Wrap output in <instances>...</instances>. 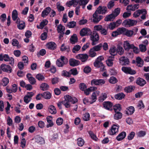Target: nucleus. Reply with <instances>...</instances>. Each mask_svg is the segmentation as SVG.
Returning a JSON list of instances; mask_svg holds the SVG:
<instances>
[{
    "label": "nucleus",
    "mask_w": 149,
    "mask_h": 149,
    "mask_svg": "<svg viewBox=\"0 0 149 149\" xmlns=\"http://www.w3.org/2000/svg\"><path fill=\"white\" fill-rule=\"evenodd\" d=\"M145 11L146 12V10L145 9L138 10L134 13V17L136 18L137 17L139 16L140 14H143L144 12Z\"/></svg>",
    "instance_id": "27"
},
{
    "label": "nucleus",
    "mask_w": 149,
    "mask_h": 149,
    "mask_svg": "<svg viewBox=\"0 0 149 149\" xmlns=\"http://www.w3.org/2000/svg\"><path fill=\"white\" fill-rule=\"evenodd\" d=\"M126 135V133L125 132L123 131L119 134L116 137V139L118 141H120L124 139Z\"/></svg>",
    "instance_id": "24"
},
{
    "label": "nucleus",
    "mask_w": 149,
    "mask_h": 149,
    "mask_svg": "<svg viewBox=\"0 0 149 149\" xmlns=\"http://www.w3.org/2000/svg\"><path fill=\"white\" fill-rule=\"evenodd\" d=\"M137 23L136 20L130 19H125L122 23L123 26L126 27H129L136 25Z\"/></svg>",
    "instance_id": "3"
},
{
    "label": "nucleus",
    "mask_w": 149,
    "mask_h": 149,
    "mask_svg": "<svg viewBox=\"0 0 149 149\" xmlns=\"http://www.w3.org/2000/svg\"><path fill=\"white\" fill-rule=\"evenodd\" d=\"M4 60L5 61H8L9 60V56L8 54H0V61Z\"/></svg>",
    "instance_id": "29"
},
{
    "label": "nucleus",
    "mask_w": 149,
    "mask_h": 149,
    "mask_svg": "<svg viewBox=\"0 0 149 149\" xmlns=\"http://www.w3.org/2000/svg\"><path fill=\"white\" fill-rule=\"evenodd\" d=\"M70 42L72 44H74L78 41V38L77 35L74 34L70 38Z\"/></svg>",
    "instance_id": "31"
},
{
    "label": "nucleus",
    "mask_w": 149,
    "mask_h": 149,
    "mask_svg": "<svg viewBox=\"0 0 149 149\" xmlns=\"http://www.w3.org/2000/svg\"><path fill=\"white\" fill-rule=\"evenodd\" d=\"M117 29V31H118L119 35L124 34L126 30V29L124 27L119 28Z\"/></svg>",
    "instance_id": "58"
},
{
    "label": "nucleus",
    "mask_w": 149,
    "mask_h": 149,
    "mask_svg": "<svg viewBox=\"0 0 149 149\" xmlns=\"http://www.w3.org/2000/svg\"><path fill=\"white\" fill-rule=\"evenodd\" d=\"M107 8L105 6H99L97 8L95 12L98 14H105L107 12Z\"/></svg>",
    "instance_id": "7"
},
{
    "label": "nucleus",
    "mask_w": 149,
    "mask_h": 149,
    "mask_svg": "<svg viewBox=\"0 0 149 149\" xmlns=\"http://www.w3.org/2000/svg\"><path fill=\"white\" fill-rule=\"evenodd\" d=\"M18 14L17 11L16 10H13L12 13V17L13 21L17 20L18 18L17 17Z\"/></svg>",
    "instance_id": "42"
},
{
    "label": "nucleus",
    "mask_w": 149,
    "mask_h": 149,
    "mask_svg": "<svg viewBox=\"0 0 149 149\" xmlns=\"http://www.w3.org/2000/svg\"><path fill=\"white\" fill-rule=\"evenodd\" d=\"M127 110L126 111V113L128 115H131L135 111V109L133 106H130L127 109Z\"/></svg>",
    "instance_id": "28"
},
{
    "label": "nucleus",
    "mask_w": 149,
    "mask_h": 149,
    "mask_svg": "<svg viewBox=\"0 0 149 149\" xmlns=\"http://www.w3.org/2000/svg\"><path fill=\"white\" fill-rule=\"evenodd\" d=\"M102 44L100 43L98 45L94 46L91 49H93L95 51H98L101 50V49L102 47Z\"/></svg>",
    "instance_id": "51"
},
{
    "label": "nucleus",
    "mask_w": 149,
    "mask_h": 149,
    "mask_svg": "<svg viewBox=\"0 0 149 149\" xmlns=\"http://www.w3.org/2000/svg\"><path fill=\"white\" fill-rule=\"evenodd\" d=\"M17 87L16 84H14L12 86V89H10V93L12 92L15 93L17 92Z\"/></svg>",
    "instance_id": "61"
},
{
    "label": "nucleus",
    "mask_w": 149,
    "mask_h": 149,
    "mask_svg": "<svg viewBox=\"0 0 149 149\" xmlns=\"http://www.w3.org/2000/svg\"><path fill=\"white\" fill-rule=\"evenodd\" d=\"M115 17L114 15L112 13L107 16L104 18V20L105 21H109L112 20L113 19L115 18Z\"/></svg>",
    "instance_id": "33"
},
{
    "label": "nucleus",
    "mask_w": 149,
    "mask_h": 149,
    "mask_svg": "<svg viewBox=\"0 0 149 149\" xmlns=\"http://www.w3.org/2000/svg\"><path fill=\"white\" fill-rule=\"evenodd\" d=\"M65 29V27L61 24L58 25L57 27V30L58 33L64 32Z\"/></svg>",
    "instance_id": "38"
},
{
    "label": "nucleus",
    "mask_w": 149,
    "mask_h": 149,
    "mask_svg": "<svg viewBox=\"0 0 149 149\" xmlns=\"http://www.w3.org/2000/svg\"><path fill=\"white\" fill-rule=\"evenodd\" d=\"M118 127L115 125H114L111 127V129L108 131V133L111 135L115 134L118 131Z\"/></svg>",
    "instance_id": "10"
},
{
    "label": "nucleus",
    "mask_w": 149,
    "mask_h": 149,
    "mask_svg": "<svg viewBox=\"0 0 149 149\" xmlns=\"http://www.w3.org/2000/svg\"><path fill=\"white\" fill-rule=\"evenodd\" d=\"M77 143L79 146H82L84 144V140L81 138H79L77 139Z\"/></svg>",
    "instance_id": "44"
},
{
    "label": "nucleus",
    "mask_w": 149,
    "mask_h": 149,
    "mask_svg": "<svg viewBox=\"0 0 149 149\" xmlns=\"http://www.w3.org/2000/svg\"><path fill=\"white\" fill-rule=\"evenodd\" d=\"M94 51L93 49H91L89 52L88 56L91 57L95 56L96 55V53Z\"/></svg>",
    "instance_id": "55"
},
{
    "label": "nucleus",
    "mask_w": 149,
    "mask_h": 149,
    "mask_svg": "<svg viewBox=\"0 0 149 149\" xmlns=\"http://www.w3.org/2000/svg\"><path fill=\"white\" fill-rule=\"evenodd\" d=\"M122 116V113L120 111H117L115 112V114L114 116V118L115 120H118L120 119Z\"/></svg>",
    "instance_id": "39"
},
{
    "label": "nucleus",
    "mask_w": 149,
    "mask_h": 149,
    "mask_svg": "<svg viewBox=\"0 0 149 149\" xmlns=\"http://www.w3.org/2000/svg\"><path fill=\"white\" fill-rule=\"evenodd\" d=\"M121 69L123 71L127 74L133 75L136 73V71L132 69L130 67L123 66L122 68Z\"/></svg>",
    "instance_id": "6"
},
{
    "label": "nucleus",
    "mask_w": 149,
    "mask_h": 149,
    "mask_svg": "<svg viewBox=\"0 0 149 149\" xmlns=\"http://www.w3.org/2000/svg\"><path fill=\"white\" fill-rule=\"evenodd\" d=\"M98 15V14L95 12L93 15V22L95 23H98L103 18L102 16L101 15Z\"/></svg>",
    "instance_id": "11"
},
{
    "label": "nucleus",
    "mask_w": 149,
    "mask_h": 149,
    "mask_svg": "<svg viewBox=\"0 0 149 149\" xmlns=\"http://www.w3.org/2000/svg\"><path fill=\"white\" fill-rule=\"evenodd\" d=\"M88 133L92 139L95 141L97 140L98 138L96 135L93 133V132L90 131Z\"/></svg>",
    "instance_id": "54"
},
{
    "label": "nucleus",
    "mask_w": 149,
    "mask_h": 149,
    "mask_svg": "<svg viewBox=\"0 0 149 149\" xmlns=\"http://www.w3.org/2000/svg\"><path fill=\"white\" fill-rule=\"evenodd\" d=\"M103 104L104 107L108 110H110L113 105L112 103L109 101L105 102Z\"/></svg>",
    "instance_id": "23"
},
{
    "label": "nucleus",
    "mask_w": 149,
    "mask_h": 149,
    "mask_svg": "<svg viewBox=\"0 0 149 149\" xmlns=\"http://www.w3.org/2000/svg\"><path fill=\"white\" fill-rule=\"evenodd\" d=\"M109 81L111 84H114L117 83L118 80L115 77H111L109 79Z\"/></svg>",
    "instance_id": "48"
},
{
    "label": "nucleus",
    "mask_w": 149,
    "mask_h": 149,
    "mask_svg": "<svg viewBox=\"0 0 149 149\" xmlns=\"http://www.w3.org/2000/svg\"><path fill=\"white\" fill-rule=\"evenodd\" d=\"M136 62L137 64H139L138 66L139 67H142L143 65V61L142 60L141 58L139 57H137L136 59Z\"/></svg>",
    "instance_id": "40"
},
{
    "label": "nucleus",
    "mask_w": 149,
    "mask_h": 149,
    "mask_svg": "<svg viewBox=\"0 0 149 149\" xmlns=\"http://www.w3.org/2000/svg\"><path fill=\"white\" fill-rule=\"evenodd\" d=\"M113 109L115 112H116L117 111H120L121 110V105L119 104L115 105L113 107Z\"/></svg>",
    "instance_id": "47"
},
{
    "label": "nucleus",
    "mask_w": 149,
    "mask_h": 149,
    "mask_svg": "<svg viewBox=\"0 0 149 149\" xmlns=\"http://www.w3.org/2000/svg\"><path fill=\"white\" fill-rule=\"evenodd\" d=\"M59 58L60 60L62 62V63H63V64L64 65H66L68 63V60L65 57L63 56H61Z\"/></svg>",
    "instance_id": "45"
},
{
    "label": "nucleus",
    "mask_w": 149,
    "mask_h": 149,
    "mask_svg": "<svg viewBox=\"0 0 149 149\" xmlns=\"http://www.w3.org/2000/svg\"><path fill=\"white\" fill-rule=\"evenodd\" d=\"M51 10V9L50 7H46L42 12L41 16L43 17H45L46 16L48 15Z\"/></svg>",
    "instance_id": "21"
},
{
    "label": "nucleus",
    "mask_w": 149,
    "mask_h": 149,
    "mask_svg": "<svg viewBox=\"0 0 149 149\" xmlns=\"http://www.w3.org/2000/svg\"><path fill=\"white\" fill-rule=\"evenodd\" d=\"M134 33L133 31L131 30H128L126 29V30L124 35H125L127 37H130L132 36Z\"/></svg>",
    "instance_id": "43"
},
{
    "label": "nucleus",
    "mask_w": 149,
    "mask_h": 149,
    "mask_svg": "<svg viewBox=\"0 0 149 149\" xmlns=\"http://www.w3.org/2000/svg\"><path fill=\"white\" fill-rule=\"evenodd\" d=\"M109 52L112 56L114 57L117 54V49L115 47H111L109 50Z\"/></svg>",
    "instance_id": "34"
},
{
    "label": "nucleus",
    "mask_w": 149,
    "mask_h": 149,
    "mask_svg": "<svg viewBox=\"0 0 149 149\" xmlns=\"http://www.w3.org/2000/svg\"><path fill=\"white\" fill-rule=\"evenodd\" d=\"M27 78L28 79L29 83L32 85H34L36 83L35 78L32 76V75L30 73H28L26 75Z\"/></svg>",
    "instance_id": "18"
},
{
    "label": "nucleus",
    "mask_w": 149,
    "mask_h": 149,
    "mask_svg": "<svg viewBox=\"0 0 149 149\" xmlns=\"http://www.w3.org/2000/svg\"><path fill=\"white\" fill-rule=\"evenodd\" d=\"M49 112L52 114H55L56 113V110L55 107L52 105H50L48 108Z\"/></svg>",
    "instance_id": "30"
},
{
    "label": "nucleus",
    "mask_w": 149,
    "mask_h": 149,
    "mask_svg": "<svg viewBox=\"0 0 149 149\" xmlns=\"http://www.w3.org/2000/svg\"><path fill=\"white\" fill-rule=\"evenodd\" d=\"M114 59V57L113 56H109L107 59L106 61L107 65L109 67L112 66L113 65V61Z\"/></svg>",
    "instance_id": "25"
},
{
    "label": "nucleus",
    "mask_w": 149,
    "mask_h": 149,
    "mask_svg": "<svg viewBox=\"0 0 149 149\" xmlns=\"http://www.w3.org/2000/svg\"><path fill=\"white\" fill-rule=\"evenodd\" d=\"M89 57V56L86 54H79L75 56V58L80 60L82 62H86Z\"/></svg>",
    "instance_id": "4"
},
{
    "label": "nucleus",
    "mask_w": 149,
    "mask_h": 149,
    "mask_svg": "<svg viewBox=\"0 0 149 149\" xmlns=\"http://www.w3.org/2000/svg\"><path fill=\"white\" fill-rule=\"evenodd\" d=\"M81 47V46L78 45L74 46L72 49V52L73 53H76V52H77L80 49Z\"/></svg>",
    "instance_id": "62"
},
{
    "label": "nucleus",
    "mask_w": 149,
    "mask_h": 149,
    "mask_svg": "<svg viewBox=\"0 0 149 149\" xmlns=\"http://www.w3.org/2000/svg\"><path fill=\"white\" fill-rule=\"evenodd\" d=\"M56 8L58 12L63 11L65 10L64 7L60 5L59 3H57L56 4Z\"/></svg>",
    "instance_id": "63"
},
{
    "label": "nucleus",
    "mask_w": 149,
    "mask_h": 149,
    "mask_svg": "<svg viewBox=\"0 0 149 149\" xmlns=\"http://www.w3.org/2000/svg\"><path fill=\"white\" fill-rule=\"evenodd\" d=\"M51 118L52 117L50 116H48L46 118L47 121L49 123L46 125L47 128L51 127L54 125V123Z\"/></svg>",
    "instance_id": "32"
},
{
    "label": "nucleus",
    "mask_w": 149,
    "mask_h": 149,
    "mask_svg": "<svg viewBox=\"0 0 149 149\" xmlns=\"http://www.w3.org/2000/svg\"><path fill=\"white\" fill-rule=\"evenodd\" d=\"M125 96V95L123 93H119L114 96L115 98L118 100H121L124 98Z\"/></svg>",
    "instance_id": "35"
},
{
    "label": "nucleus",
    "mask_w": 149,
    "mask_h": 149,
    "mask_svg": "<svg viewBox=\"0 0 149 149\" xmlns=\"http://www.w3.org/2000/svg\"><path fill=\"white\" fill-rule=\"evenodd\" d=\"M105 83V81L103 79H93L91 81V84L92 86H102Z\"/></svg>",
    "instance_id": "5"
},
{
    "label": "nucleus",
    "mask_w": 149,
    "mask_h": 149,
    "mask_svg": "<svg viewBox=\"0 0 149 149\" xmlns=\"http://www.w3.org/2000/svg\"><path fill=\"white\" fill-rule=\"evenodd\" d=\"M139 4H135L133 6L132 5L128 6L126 10H131L132 11L135 10L136 9H138L139 7Z\"/></svg>",
    "instance_id": "36"
},
{
    "label": "nucleus",
    "mask_w": 149,
    "mask_h": 149,
    "mask_svg": "<svg viewBox=\"0 0 149 149\" xmlns=\"http://www.w3.org/2000/svg\"><path fill=\"white\" fill-rule=\"evenodd\" d=\"M36 143L40 144L42 145L45 143V140L44 138L39 135L36 136L35 138Z\"/></svg>",
    "instance_id": "16"
},
{
    "label": "nucleus",
    "mask_w": 149,
    "mask_h": 149,
    "mask_svg": "<svg viewBox=\"0 0 149 149\" xmlns=\"http://www.w3.org/2000/svg\"><path fill=\"white\" fill-rule=\"evenodd\" d=\"M46 46L48 49L53 50L56 49L57 45L54 42H50L47 43Z\"/></svg>",
    "instance_id": "14"
},
{
    "label": "nucleus",
    "mask_w": 149,
    "mask_h": 149,
    "mask_svg": "<svg viewBox=\"0 0 149 149\" xmlns=\"http://www.w3.org/2000/svg\"><path fill=\"white\" fill-rule=\"evenodd\" d=\"M83 120L85 121H88L90 120V115L88 112H86L85 114L83 115L82 117Z\"/></svg>",
    "instance_id": "46"
},
{
    "label": "nucleus",
    "mask_w": 149,
    "mask_h": 149,
    "mask_svg": "<svg viewBox=\"0 0 149 149\" xmlns=\"http://www.w3.org/2000/svg\"><path fill=\"white\" fill-rule=\"evenodd\" d=\"M79 87L80 90L82 91L85 90L87 87L86 85L84 83H81L79 85Z\"/></svg>",
    "instance_id": "53"
},
{
    "label": "nucleus",
    "mask_w": 149,
    "mask_h": 149,
    "mask_svg": "<svg viewBox=\"0 0 149 149\" xmlns=\"http://www.w3.org/2000/svg\"><path fill=\"white\" fill-rule=\"evenodd\" d=\"M104 59V57L102 56H99L96 59L94 63V65L95 67H99V66L98 65H100V66H102L103 63L101 61Z\"/></svg>",
    "instance_id": "13"
},
{
    "label": "nucleus",
    "mask_w": 149,
    "mask_h": 149,
    "mask_svg": "<svg viewBox=\"0 0 149 149\" xmlns=\"http://www.w3.org/2000/svg\"><path fill=\"white\" fill-rule=\"evenodd\" d=\"M133 46V44H130L127 41H124L123 44V47L126 51H128L130 49H131Z\"/></svg>",
    "instance_id": "19"
},
{
    "label": "nucleus",
    "mask_w": 149,
    "mask_h": 149,
    "mask_svg": "<svg viewBox=\"0 0 149 149\" xmlns=\"http://www.w3.org/2000/svg\"><path fill=\"white\" fill-rule=\"evenodd\" d=\"M90 35V39L92 41L91 45H96L98 43L99 39V36L98 33L96 31H94L93 33Z\"/></svg>",
    "instance_id": "2"
},
{
    "label": "nucleus",
    "mask_w": 149,
    "mask_h": 149,
    "mask_svg": "<svg viewBox=\"0 0 149 149\" xmlns=\"http://www.w3.org/2000/svg\"><path fill=\"white\" fill-rule=\"evenodd\" d=\"M88 0H80L78 3L80 6H85V5L88 3Z\"/></svg>",
    "instance_id": "57"
},
{
    "label": "nucleus",
    "mask_w": 149,
    "mask_h": 149,
    "mask_svg": "<svg viewBox=\"0 0 149 149\" xmlns=\"http://www.w3.org/2000/svg\"><path fill=\"white\" fill-rule=\"evenodd\" d=\"M60 50L62 52L67 50V52H69L70 50V48L69 46L66 47L65 46V44H63L61 46Z\"/></svg>",
    "instance_id": "50"
},
{
    "label": "nucleus",
    "mask_w": 149,
    "mask_h": 149,
    "mask_svg": "<svg viewBox=\"0 0 149 149\" xmlns=\"http://www.w3.org/2000/svg\"><path fill=\"white\" fill-rule=\"evenodd\" d=\"M139 48L140 51L142 52H145L146 50V45L140 44L139 45Z\"/></svg>",
    "instance_id": "64"
},
{
    "label": "nucleus",
    "mask_w": 149,
    "mask_h": 149,
    "mask_svg": "<svg viewBox=\"0 0 149 149\" xmlns=\"http://www.w3.org/2000/svg\"><path fill=\"white\" fill-rule=\"evenodd\" d=\"M69 61L70 65L71 66H76L79 65L80 64V62L79 61L74 58H70Z\"/></svg>",
    "instance_id": "12"
},
{
    "label": "nucleus",
    "mask_w": 149,
    "mask_h": 149,
    "mask_svg": "<svg viewBox=\"0 0 149 149\" xmlns=\"http://www.w3.org/2000/svg\"><path fill=\"white\" fill-rule=\"evenodd\" d=\"M17 24V27L19 30H22L24 29L25 26V23L23 21H21L19 18H18L16 21Z\"/></svg>",
    "instance_id": "15"
},
{
    "label": "nucleus",
    "mask_w": 149,
    "mask_h": 149,
    "mask_svg": "<svg viewBox=\"0 0 149 149\" xmlns=\"http://www.w3.org/2000/svg\"><path fill=\"white\" fill-rule=\"evenodd\" d=\"M91 30L87 28H83L81 30L80 32V35L82 36L91 35Z\"/></svg>",
    "instance_id": "9"
},
{
    "label": "nucleus",
    "mask_w": 149,
    "mask_h": 149,
    "mask_svg": "<svg viewBox=\"0 0 149 149\" xmlns=\"http://www.w3.org/2000/svg\"><path fill=\"white\" fill-rule=\"evenodd\" d=\"M48 22L47 19H43L40 23L39 26L38 25H37V27L38 29H42L45 25L47 24Z\"/></svg>",
    "instance_id": "22"
},
{
    "label": "nucleus",
    "mask_w": 149,
    "mask_h": 149,
    "mask_svg": "<svg viewBox=\"0 0 149 149\" xmlns=\"http://www.w3.org/2000/svg\"><path fill=\"white\" fill-rule=\"evenodd\" d=\"M41 96L46 99H50L52 96L51 93L49 92H45L42 93L40 94Z\"/></svg>",
    "instance_id": "26"
},
{
    "label": "nucleus",
    "mask_w": 149,
    "mask_h": 149,
    "mask_svg": "<svg viewBox=\"0 0 149 149\" xmlns=\"http://www.w3.org/2000/svg\"><path fill=\"white\" fill-rule=\"evenodd\" d=\"M135 88V87L134 86H130L125 87L124 88V91H125L127 93H129L134 91Z\"/></svg>",
    "instance_id": "37"
},
{
    "label": "nucleus",
    "mask_w": 149,
    "mask_h": 149,
    "mask_svg": "<svg viewBox=\"0 0 149 149\" xmlns=\"http://www.w3.org/2000/svg\"><path fill=\"white\" fill-rule=\"evenodd\" d=\"M62 75L64 77H70L71 76L70 71L68 72L66 70H63L62 71Z\"/></svg>",
    "instance_id": "59"
},
{
    "label": "nucleus",
    "mask_w": 149,
    "mask_h": 149,
    "mask_svg": "<svg viewBox=\"0 0 149 149\" xmlns=\"http://www.w3.org/2000/svg\"><path fill=\"white\" fill-rule=\"evenodd\" d=\"M107 97V95L105 93H104L102 96H100L99 98L100 102H102Z\"/></svg>",
    "instance_id": "60"
},
{
    "label": "nucleus",
    "mask_w": 149,
    "mask_h": 149,
    "mask_svg": "<svg viewBox=\"0 0 149 149\" xmlns=\"http://www.w3.org/2000/svg\"><path fill=\"white\" fill-rule=\"evenodd\" d=\"M49 88V85L46 83H42L40 86V89L43 91L47 90Z\"/></svg>",
    "instance_id": "41"
},
{
    "label": "nucleus",
    "mask_w": 149,
    "mask_h": 149,
    "mask_svg": "<svg viewBox=\"0 0 149 149\" xmlns=\"http://www.w3.org/2000/svg\"><path fill=\"white\" fill-rule=\"evenodd\" d=\"M70 74L73 75H76L78 74V72L76 68H74L70 70Z\"/></svg>",
    "instance_id": "52"
},
{
    "label": "nucleus",
    "mask_w": 149,
    "mask_h": 149,
    "mask_svg": "<svg viewBox=\"0 0 149 149\" xmlns=\"http://www.w3.org/2000/svg\"><path fill=\"white\" fill-rule=\"evenodd\" d=\"M78 0H72L69 1H67L66 3V5L68 7H70L73 5L74 7H75L78 4Z\"/></svg>",
    "instance_id": "20"
},
{
    "label": "nucleus",
    "mask_w": 149,
    "mask_h": 149,
    "mask_svg": "<svg viewBox=\"0 0 149 149\" xmlns=\"http://www.w3.org/2000/svg\"><path fill=\"white\" fill-rule=\"evenodd\" d=\"M119 63L123 66H126L128 65L130 63L129 59L125 56H122L119 58Z\"/></svg>",
    "instance_id": "8"
},
{
    "label": "nucleus",
    "mask_w": 149,
    "mask_h": 149,
    "mask_svg": "<svg viewBox=\"0 0 149 149\" xmlns=\"http://www.w3.org/2000/svg\"><path fill=\"white\" fill-rule=\"evenodd\" d=\"M46 52V51L45 49H42L40 51L39 53H37V55L38 57H39L40 55L43 56L45 54Z\"/></svg>",
    "instance_id": "56"
},
{
    "label": "nucleus",
    "mask_w": 149,
    "mask_h": 149,
    "mask_svg": "<svg viewBox=\"0 0 149 149\" xmlns=\"http://www.w3.org/2000/svg\"><path fill=\"white\" fill-rule=\"evenodd\" d=\"M136 83L138 85L141 86H143L146 84V81L143 79L138 77L136 79Z\"/></svg>",
    "instance_id": "17"
},
{
    "label": "nucleus",
    "mask_w": 149,
    "mask_h": 149,
    "mask_svg": "<svg viewBox=\"0 0 149 149\" xmlns=\"http://www.w3.org/2000/svg\"><path fill=\"white\" fill-rule=\"evenodd\" d=\"M117 52L118 54L121 55L124 54V50L122 47L118 46L117 48Z\"/></svg>",
    "instance_id": "49"
},
{
    "label": "nucleus",
    "mask_w": 149,
    "mask_h": 149,
    "mask_svg": "<svg viewBox=\"0 0 149 149\" xmlns=\"http://www.w3.org/2000/svg\"><path fill=\"white\" fill-rule=\"evenodd\" d=\"M65 100L62 101L63 104L66 108H68L70 107V102L74 104L78 102V99L75 97H72L68 95H67L64 97Z\"/></svg>",
    "instance_id": "1"
}]
</instances>
